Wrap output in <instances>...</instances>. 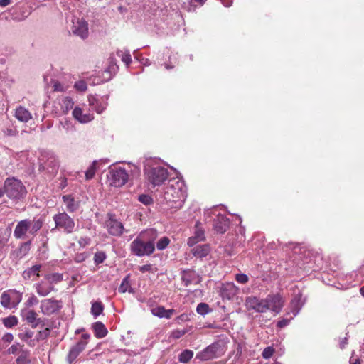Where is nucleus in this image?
Returning a JSON list of instances; mask_svg holds the SVG:
<instances>
[{
	"mask_svg": "<svg viewBox=\"0 0 364 364\" xmlns=\"http://www.w3.org/2000/svg\"><path fill=\"white\" fill-rule=\"evenodd\" d=\"M15 117L17 119L23 122H27L32 118V115L30 112L22 106L16 109Z\"/></svg>",
	"mask_w": 364,
	"mask_h": 364,
	"instance_id": "aec40b11",
	"label": "nucleus"
},
{
	"mask_svg": "<svg viewBox=\"0 0 364 364\" xmlns=\"http://www.w3.org/2000/svg\"><path fill=\"white\" fill-rule=\"evenodd\" d=\"M89 105L97 114H101L107 107V103L97 99L93 95L88 96Z\"/></svg>",
	"mask_w": 364,
	"mask_h": 364,
	"instance_id": "dca6fc26",
	"label": "nucleus"
},
{
	"mask_svg": "<svg viewBox=\"0 0 364 364\" xmlns=\"http://www.w3.org/2000/svg\"><path fill=\"white\" fill-rule=\"evenodd\" d=\"M30 242H26L19 247V249L16 252V256L18 257L21 258L28 252L30 250Z\"/></svg>",
	"mask_w": 364,
	"mask_h": 364,
	"instance_id": "c9c22d12",
	"label": "nucleus"
},
{
	"mask_svg": "<svg viewBox=\"0 0 364 364\" xmlns=\"http://www.w3.org/2000/svg\"><path fill=\"white\" fill-rule=\"evenodd\" d=\"M139 200L145 204V205H149L150 203H152V198L151 197H150L148 195H141L139 196Z\"/></svg>",
	"mask_w": 364,
	"mask_h": 364,
	"instance_id": "a18cd8bd",
	"label": "nucleus"
},
{
	"mask_svg": "<svg viewBox=\"0 0 364 364\" xmlns=\"http://www.w3.org/2000/svg\"><path fill=\"white\" fill-rule=\"evenodd\" d=\"M20 349L21 350V346L18 343L14 344L8 349V353L16 354Z\"/></svg>",
	"mask_w": 364,
	"mask_h": 364,
	"instance_id": "de8ad7c7",
	"label": "nucleus"
},
{
	"mask_svg": "<svg viewBox=\"0 0 364 364\" xmlns=\"http://www.w3.org/2000/svg\"><path fill=\"white\" fill-rule=\"evenodd\" d=\"M74 87L77 90L80 91V92H84V91L87 90V84L83 80H80V81L75 82Z\"/></svg>",
	"mask_w": 364,
	"mask_h": 364,
	"instance_id": "79ce46f5",
	"label": "nucleus"
},
{
	"mask_svg": "<svg viewBox=\"0 0 364 364\" xmlns=\"http://www.w3.org/2000/svg\"><path fill=\"white\" fill-rule=\"evenodd\" d=\"M4 191L10 198H19L26 193V188L21 181L8 178L4 184Z\"/></svg>",
	"mask_w": 364,
	"mask_h": 364,
	"instance_id": "f03ea898",
	"label": "nucleus"
},
{
	"mask_svg": "<svg viewBox=\"0 0 364 364\" xmlns=\"http://www.w3.org/2000/svg\"><path fill=\"white\" fill-rule=\"evenodd\" d=\"M238 288L232 282H228L222 285L220 295L223 299L228 300L232 299L237 293Z\"/></svg>",
	"mask_w": 364,
	"mask_h": 364,
	"instance_id": "ddd939ff",
	"label": "nucleus"
},
{
	"mask_svg": "<svg viewBox=\"0 0 364 364\" xmlns=\"http://www.w3.org/2000/svg\"><path fill=\"white\" fill-rule=\"evenodd\" d=\"M139 269L143 273H144L146 272H149L151 270V264H145V265L141 266V267H139Z\"/></svg>",
	"mask_w": 364,
	"mask_h": 364,
	"instance_id": "680f3d73",
	"label": "nucleus"
},
{
	"mask_svg": "<svg viewBox=\"0 0 364 364\" xmlns=\"http://www.w3.org/2000/svg\"><path fill=\"white\" fill-rule=\"evenodd\" d=\"M87 345V341H80L75 346H73L68 355V361L70 364H71L76 358L79 355V354L85 349V346Z\"/></svg>",
	"mask_w": 364,
	"mask_h": 364,
	"instance_id": "4468645a",
	"label": "nucleus"
},
{
	"mask_svg": "<svg viewBox=\"0 0 364 364\" xmlns=\"http://www.w3.org/2000/svg\"><path fill=\"white\" fill-rule=\"evenodd\" d=\"M235 279L240 284H246L248 282V277L245 274H237L235 275Z\"/></svg>",
	"mask_w": 364,
	"mask_h": 364,
	"instance_id": "c03bdc74",
	"label": "nucleus"
},
{
	"mask_svg": "<svg viewBox=\"0 0 364 364\" xmlns=\"http://www.w3.org/2000/svg\"><path fill=\"white\" fill-rule=\"evenodd\" d=\"M53 87H54L55 91H63L62 85H60V83H59L58 82H55Z\"/></svg>",
	"mask_w": 364,
	"mask_h": 364,
	"instance_id": "e2e57ef3",
	"label": "nucleus"
},
{
	"mask_svg": "<svg viewBox=\"0 0 364 364\" xmlns=\"http://www.w3.org/2000/svg\"><path fill=\"white\" fill-rule=\"evenodd\" d=\"M104 309V306L100 301H95L91 307V313L95 317L100 315Z\"/></svg>",
	"mask_w": 364,
	"mask_h": 364,
	"instance_id": "c756f323",
	"label": "nucleus"
},
{
	"mask_svg": "<svg viewBox=\"0 0 364 364\" xmlns=\"http://www.w3.org/2000/svg\"><path fill=\"white\" fill-rule=\"evenodd\" d=\"M28 229H15L14 235L17 238L22 237L26 232Z\"/></svg>",
	"mask_w": 364,
	"mask_h": 364,
	"instance_id": "3c124183",
	"label": "nucleus"
},
{
	"mask_svg": "<svg viewBox=\"0 0 364 364\" xmlns=\"http://www.w3.org/2000/svg\"><path fill=\"white\" fill-rule=\"evenodd\" d=\"M155 250V245L153 241L144 242L137 237L131 244V250L132 253L143 257L150 255Z\"/></svg>",
	"mask_w": 364,
	"mask_h": 364,
	"instance_id": "20e7f679",
	"label": "nucleus"
},
{
	"mask_svg": "<svg viewBox=\"0 0 364 364\" xmlns=\"http://www.w3.org/2000/svg\"><path fill=\"white\" fill-rule=\"evenodd\" d=\"M23 316L28 323L31 325V327L35 328L43 321L37 318V314L33 310H27L23 311Z\"/></svg>",
	"mask_w": 364,
	"mask_h": 364,
	"instance_id": "f3484780",
	"label": "nucleus"
},
{
	"mask_svg": "<svg viewBox=\"0 0 364 364\" xmlns=\"http://www.w3.org/2000/svg\"><path fill=\"white\" fill-rule=\"evenodd\" d=\"M17 364H31L29 359V352L28 350H21V355L16 359Z\"/></svg>",
	"mask_w": 364,
	"mask_h": 364,
	"instance_id": "c85d7f7f",
	"label": "nucleus"
},
{
	"mask_svg": "<svg viewBox=\"0 0 364 364\" xmlns=\"http://www.w3.org/2000/svg\"><path fill=\"white\" fill-rule=\"evenodd\" d=\"M193 356V353L191 350H183L178 356V360L181 363H188Z\"/></svg>",
	"mask_w": 364,
	"mask_h": 364,
	"instance_id": "473e14b6",
	"label": "nucleus"
},
{
	"mask_svg": "<svg viewBox=\"0 0 364 364\" xmlns=\"http://www.w3.org/2000/svg\"><path fill=\"white\" fill-rule=\"evenodd\" d=\"M301 298L302 294L299 292V294H296L291 301L292 313L294 316L297 315L304 304V301H302Z\"/></svg>",
	"mask_w": 364,
	"mask_h": 364,
	"instance_id": "a878e982",
	"label": "nucleus"
},
{
	"mask_svg": "<svg viewBox=\"0 0 364 364\" xmlns=\"http://www.w3.org/2000/svg\"><path fill=\"white\" fill-rule=\"evenodd\" d=\"M274 351V349L272 347H267L263 350L262 356L264 358H270L273 355Z\"/></svg>",
	"mask_w": 364,
	"mask_h": 364,
	"instance_id": "49530a36",
	"label": "nucleus"
},
{
	"mask_svg": "<svg viewBox=\"0 0 364 364\" xmlns=\"http://www.w3.org/2000/svg\"><path fill=\"white\" fill-rule=\"evenodd\" d=\"M31 225V221L28 220H23L20 221L16 228H29Z\"/></svg>",
	"mask_w": 364,
	"mask_h": 364,
	"instance_id": "6e6d98bb",
	"label": "nucleus"
},
{
	"mask_svg": "<svg viewBox=\"0 0 364 364\" xmlns=\"http://www.w3.org/2000/svg\"><path fill=\"white\" fill-rule=\"evenodd\" d=\"M122 60L128 65L132 62V57L129 53H122L121 55Z\"/></svg>",
	"mask_w": 364,
	"mask_h": 364,
	"instance_id": "09e8293b",
	"label": "nucleus"
},
{
	"mask_svg": "<svg viewBox=\"0 0 364 364\" xmlns=\"http://www.w3.org/2000/svg\"><path fill=\"white\" fill-rule=\"evenodd\" d=\"M11 4V0H0V6L5 7Z\"/></svg>",
	"mask_w": 364,
	"mask_h": 364,
	"instance_id": "0e129e2a",
	"label": "nucleus"
},
{
	"mask_svg": "<svg viewBox=\"0 0 364 364\" xmlns=\"http://www.w3.org/2000/svg\"><path fill=\"white\" fill-rule=\"evenodd\" d=\"M123 229H109V233L112 235L119 236L122 234Z\"/></svg>",
	"mask_w": 364,
	"mask_h": 364,
	"instance_id": "4d7b16f0",
	"label": "nucleus"
},
{
	"mask_svg": "<svg viewBox=\"0 0 364 364\" xmlns=\"http://www.w3.org/2000/svg\"><path fill=\"white\" fill-rule=\"evenodd\" d=\"M169 242L170 240L167 237H163L158 241L156 247L159 250H161L165 249L168 246Z\"/></svg>",
	"mask_w": 364,
	"mask_h": 364,
	"instance_id": "ea45409f",
	"label": "nucleus"
},
{
	"mask_svg": "<svg viewBox=\"0 0 364 364\" xmlns=\"http://www.w3.org/2000/svg\"><path fill=\"white\" fill-rule=\"evenodd\" d=\"M19 337L23 340V341H28L33 336V332L31 331H26L24 333H19Z\"/></svg>",
	"mask_w": 364,
	"mask_h": 364,
	"instance_id": "5fc2aeb1",
	"label": "nucleus"
},
{
	"mask_svg": "<svg viewBox=\"0 0 364 364\" xmlns=\"http://www.w3.org/2000/svg\"><path fill=\"white\" fill-rule=\"evenodd\" d=\"M73 117L80 123H87L94 119L92 114H83L80 107H76L73 111Z\"/></svg>",
	"mask_w": 364,
	"mask_h": 364,
	"instance_id": "2eb2a0df",
	"label": "nucleus"
},
{
	"mask_svg": "<svg viewBox=\"0 0 364 364\" xmlns=\"http://www.w3.org/2000/svg\"><path fill=\"white\" fill-rule=\"evenodd\" d=\"M55 228H73V220L65 213L57 214L53 218Z\"/></svg>",
	"mask_w": 364,
	"mask_h": 364,
	"instance_id": "f8f14e48",
	"label": "nucleus"
},
{
	"mask_svg": "<svg viewBox=\"0 0 364 364\" xmlns=\"http://www.w3.org/2000/svg\"><path fill=\"white\" fill-rule=\"evenodd\" d=\"M106 255L103 252H98L95 254L94 260L95 264H99L104 262Z\"/></svg>",
	"mask_w": 364,
	"mask_h": 364,
	"instance_id": "a19ab883",
	"label": "nucleus"
},
{
	"mask_svg": "<svg viewBox=\"0 0 364 364\" xmlns=\"http://www.w3.org/2000/svg\"><path fill=\"white\" fill-rule=\"evenodd\" d=\"M129 276L127 275L122 282L121 285L119 287V291L122 293H124L127 291L128 288L130 287L129 284Z\"/></svg>",
	"mask_w": 364,
	"mask_h": 364,
	"instance_id": "4c0bfd02",
	"label": "nucleus"
},
{
	"mask_svg": "<svg viewBox=\"0 0 364 364\" xmlns=\"http://www.w3.org/2000/svg\"><path fill=\"white\" fill-rule=\"evenodd\" d=\"M62 199L69 212L73 213L79 208L80 203L76 201L72 195H64Z\"/></svg>",
	"mask_w": 364,
	"mask_h": 364,
	"instance_id": "a211bd4d",
	"label": "nucleus"
},
{
	"mask_svg": "<svg viewBox=\"0 0 364 364\" xmlns=\"http://www.w3.org/2000/svg\"><path fill=\"white\" fill-rule=\"evenodd\" d=\"M92 328L95 331V336L98 338H104L107 334V328L100 321L94 323L92 324Z\"/></svg>",
	"mask_w": 364,
	"mask_h": 364,
	"instance_id": "393cba45",
	"label": "nucleus"
},
{
	"mask_svg": "<svg viewBox=\"0 0 364 364\" xmlns=\"http://www.w3.org/2000/svg\"><path fill=\"white\" fill-rule=\"evenodd\" d=\"M110 185L114 187L123 186L129 179V174L125 169L116 168L109 171Z\"/></svg>",
	"mask_w": 364,
	"mask_h": 364,
	"instance_id": "39448f33",
	"label": "nucleus"
},
{
	"mask_svg": "<svg viewBox=\"0 0 364 364\" xmlns=\"http://www.w3.org/2000/svg\"><path fill=\"white\" fill-rule=\"evenodd\" d=\"M151 312L154 316H159L160 318H171V315L173 314V309L166 310L164 306H157L156 308H153L151 309Z\"/></svg>",
	"mask_w": 364,
	"mask_h": 364,
	"instance_id": "b1692460",
	"label": "nucleus"
},
{
	"mask_svg": "<svg viewBox=\"0 0 364 364\" xmlns=\"http://www.w3.org/2000/svg\"><path fill=\"white\" fill-rule=\"evenodd\" d=\"M347 343H348V338L346 337H345L340 342V347H341V349L344 348V347L347 344Z\"/></svg>",
	"mask_w": 364,
	"mask_h": 364,
	"instance_id": "69168bd1",
	"label": "nucleus"
},
{
	"mask_svg": "<svg viewBox=\"0 0 364 364\" xmlns=\"http://www.w3.org/2000/svg\"><path fill=\"white\" fill-rule=\"evenodd\" d=\"M41 268V265L40 264H36L31 268H28L23 272V277L25 279H31L35 276L39 277V272Z\"/></svg>",
	"mask_w": 364,
	"mask_h": 364,
	"instance_id": "bb28decb",
	"label": "nucleus"
},
{
	"mask_svg": "<svg viewBox=\"0 0 364 364\" xmlns=\"http://www.w3.org/2000/svg\"><path fill=\"white\" fill-rule=\"evenodd\" d=\"M36 289L37 293L43 296L48 295L50 291L54 290V287L53 285L47 284L44 282H41V283L36 284Z\"/></svg>",
	"mask_w": 364,
	"mask_h": 364,
	"instance_id": "5701e85b",
	"label": "nucleus"
},
{
	"mask_svg": "<svg viewBox=\"0 0 364 364\" xmlns=\"http://www.w3.org/2000/svg\"><path fill=\"white\" fill-rule=\"evenodd\" d=\"M97 171V161H94L85 171V178L87 181L91 180L95 176Z\"/></svg>",
	"mask_w": 364,
	"mask_h": 364,
	"instance_id": "7c9ffc66",
	"label": "nucleus"
},
{
	"mask_svg": "<svg viewBox=\"0 0 364 364\" xmlns=\"http://www.w3.org/2000/svg\"><path fill=\"white\" fill-rule=\"evenodd\" d=\"M186 332H187V331L185 329L176 330L172 332V336H173V338L178 339V338H181L182 336H183L185 333H186Z\"/></svg>",
	"mask_w": 364,
	"mask_h": 364,
	"instance_id": "8fccbe9b",
	"label": "nucleus"
},
{
	"mask_svg": "<svg viewBox=\"0 0 364 364\" xmlns=\"http://www.w3.org/2000/svg\"><path fill=\"white\" fill-rule=\"evenodd\" d=\"M220 345L219 343H213L208 346L205 350L197 355V358L202 360H208L219 355L220 351Z\"/></svg>",
	"mask_w": 364,
	"mask_h": 364,
	"instance_id": "6e6552de",
	"label": "nucleus"
},
{
	"mask_svg": "<svg viewBox=\"0 0 364 364\" xmlns=\"http://www.w3.org/2000/svg\"><path fill=\"white\" fill-rule=\"evenodd\" d=\"M293 317H291L290 318H283L278 321L277 326L279 328H284L287 326L289 323L291 319H292Z\"/></svg>",
	"mask_w": 364,
	"mask_h": 364,
	"instance_id": "603ef678",
	"label": "nucleus"
},
{
	"mask_svg": "<svg viewBox=\"0 0 364 364\" xmlns=\"http://www.w3.org/2000/svg\"><path fill=\"white\" fill-rule=\"evenodd\" d=\"M48 283L52 285L53 283H58L63 279L62 274L58 273L48 274L45 276Z\"/></svg>",
	"mask_w": 364,
	"mask_h": 364,
	"instance_id": "f704fd0d",
	"label": "nucleus"
},
{
	"mask_svg": "<svg viewBox=\"0 0 364 364\" xmlns=\"http://www.w3.org/2000/svg\"><path fill=\"white\" fill-rule=\"evenodd\" d=\"M210 246L208 245H198L191 250L193 255L198 258L206 257L210 252Z\"/></svg>",
	"mask_w": 364,
	"mask_h": 364,
	"instance_id": "412c9836",
	"label": "nucleus"
},
{
	"mask_svg": "<svg viewBox=\"0 0 364 364\" xmlns=\"http://www.w3.org/2000/svg\"><path fill=\"white\" fill-rule=\"evenodd\" d=\"M148 181L153 186H161L168 177V171L161 166L151 167L145 171Z\"/></svg>",
	"mask_w": 364,
	"mask_h": 364,
	"instance_id": "7ed1b4c3",
	"label": "nucleus"
},
{
	"mask_svg": "<svg viewBox=\"0 0 364 364\" xmlns=\"http://www.w3.org/2000/svg\"><path fill=\"white\" fill-rule=\"evenodd\" d=\"M2 340L5 343H10L13 340V336L11 333H6L3 336Z\"/></svg>",
	"mask_w": 364,
	"mask_h": 364,
	"instance_id": "052dcab7",
	"label": "nucleus"
},
{
	"mask_svg": "<svg viewBox=\"0 0 364 364\" xmlns=\"http://www.w3.org/2000/svg\"><path fill=\"white\" fill-rule=\"evenodd\" d=\"M90 242V239L88 237H81L78 240V243L81 247H85L87 245H89Z\"/></svg>",
	"mask_w": 364,
	"mask_h": 364,
	"instance_id": "864d4df0",
	"label": "nucleus"
},
{
	"mask_svg": "<svg viewBox=\"0 0 364 364\" xmlns=\"http://www.w3.org/2000/svg\"><path fill=\"white\" fill-rule=\"evenodd\" d=\"M20 301L21 296L18 295L15 291H12L11 294L4 291L1 296V304L6 309L16 307Z\"/></svg>",
	"mask_w": 364,
	"mask_h": 364,
	"instance_id": "0eeeda50",
	"label": "nucleus"
},
{
	"mask_svg": "<svg viewBox=\"0 0 364 364\" xmlns=\"http://www.w3.org/2000/svg\"><path fill=\"white\" fill-rule=\"evenodd\" d=\"M265 302L267 311L269 309L276 313H279L284 305L282 297L279 294L268 295Z\"/></svg>",
	"mask_w": 364,
	"mask_h": 364,
	"instance_id": "1a4fd4ad",
	"label": "nucleus"
},
{
	"mask_svg": "<svg viewBox=\"0 0 364 364\" xmlns=\"http://www.w3.org/2000/svg\"><path fill=\"white\" fill-rule=\"evenodd\" d=\"M209 306L205 303H200L196 308V311L199 314L205 315L208 313Z\"/></svg>",
	"mask_w": 364,
	"mask_h": 364,
	"instance_id": "58836bf2",
	"label": "nucleus"
},
{
	"mask_svg": "<svg viewBox=\"0 0 364 364\" xmlns=\"http://www.w3.org/2000/svg\"><path fill=\"white\" fill-rule=\"evenodd\" d=\"M186 197V190L181 181L170 180L164 187V200L171 208L181 207Z\"/></svg>",
	"mask_w": 364,
	"mask_h": 364,
	"instance_id": "f257e3e1",
	"label": "nucleus"
},
{
	"mask_svg": "<svg viewBox=\"0 0 364 364\" xmlns=\"http://www.w3.org/2000/svg\"><path fill=\"white\" fill-rule=\"evenodd\" d=\"M38 302L37 298L35 296H31L27 301L28 306H33Z\"/></svg>",
	"mask_w": 364,
	"mask_h": 364,
	"instance_id": "bf43d9fd",
	"label": "nucleus"
},
{
	"mask_svg": "<svg viewBox=\"0 0 364 364\" xmlns=\"http://www.w3.org/2000/svg\"><path fill=\"white\" fill-rule=\"evenodd\" d=\"M82 338L85 340L84 341H86V340L90 338V336L89 334L85 333L82 336Z\"/></svg>",
	"mask_w": 364,
	"mask_h": 364,
	"instance_id": "338daca9",
	"label": "nucleus"
},
{
	"mask_svg": "<svg viewBox=\"0 0 364 364\" xmlns=\"http://www.w3.org/2000/svg\"><path fill=\"white\" fill-rule=\"evenodd\" d=\"M360 292L363 296H364V286L360 289Z\"/></svg>",
	"mask_w": 364,
	"mask_h": 364,
	"instance_id": "774afa93",
	"label": "nucleus"
},
{
	"mask_svg": "<svg viewBox=\"0 0 364 364\" xmlns=\"http://www.w3.org/2000/svg\"><path fill=\"white\" fill-rule=\"evenodd\" d=\"M207 0H191V4L188 6V11H192L195 10L196 6L193 5V4L196 3L198 6H203Z\"/></svg>",
	"mask_w": 364,
	"mask_h": 364,
	"instance_id": "37998d69",
	"label": "nucleus"
},
{
	"mask_svg": "<svg viewBox=\"0 0 364 364\" xmlns=\"http://www.w3.org/2000/svg\"><path fill=\"white\" fill-rule=\"evenodd\" d=\"M195 279V273L192 271H183L182 274V281L185 286H188L193 282Z\"/></svg>",
	"mask_w": 364,
	"mask_h": 364,
	"instance_id": "cd10ccee",
	"label": "nucleus"
},
{
	"mask_svg": "<svg viewBox=\"0 0 364 364\" xmlns=\"http://www.w3.org/2000/svg\"><path fill=\"white\" fill-rule=\"evenodd\" d=\"M108 220L106 221L107 228H123L122 223L113 218L111 214L107 215Z\"/></svg>",
	"mask_w": 364,
	"mask_h": 364,
	"instance_id": "72a5a7b5",
	"label": "nucleus"
},
{
	"mask_svg": "<svg viewBox=\"0 0 364 364\" xmlns=\"http://www.w3.org/2000/svg\"><path fill=\"white\" fill-rule=\"evenodd\" d=\"M4 326L7 328H11L16 326L18 323V319L16 316H9L3 319Z\"/></svg>",
	"mask_w": 364,
	"mask_h": 364,
	"instance_id": "e433bc0d",
	"label": "nucleus"
},
{
	"mask_svg": "<svg viewBox=\"0 0 364 364\" xmlns=\"http://www.w3.org/2000/svg\"><path fill=\"white\" fill-rule=\"evenodd\" d=\"M72 31L74 34L79 36L82 38H87L88 35L87 23L83 19H77L73 22Z\"/></svg>",
	"mask_w": 364,
	"mask_h": 364,
	"instance_id": "9b49d317",
	"label": "nucleus"
},
{
	"mask_svg": "<svg viewBox=\"0 0 364 364\" xmlns=\"http://www.w3.org/2000/svg\"><path fill=\"white\" fill-rule=\"evenodd\" d=\"M245 304L248 309H252L259 313L267 311L265 299H259L255 296L247 297Z\"/></svg>",
	"mask_w": 364,
	"mask_h": 364,
	"instance_id": "9d476101",
	"label": "nucleus"
},
{
	"mask_svg": "<svg viewBox=\"0 0 364 364\" xmlns=\"http://www.w3.org/2000/svg\"><path fill=\"white\" fill-rule=\"evenodd\" d=\"M50 330L49 328H46V329H44L43 331H40L39 332V334H40V336L42 338H46L47 337H48V336L50 335Z\"/></svg>",
	"mask_w": 364,
	"mask_h": 364,
	"instance_id": "13d9d810",
	"label": "nucleus"
},
{
	"mask_svg": "<svg viewBox=\"0 0 364 364\" xmlns=\"http://www.w3.org/2000/svg\"><path fill=\"white\" fill-rule=\"evenodd\" d=\"M74 102L70 97H65L62 100V109L64 113H68L73 107Z\"/></svg>",
	"mask_w": 364,
	"mask_h": 364,
	"instance_id": "2f4dec72",
	"label": "nucleus"
},
{
	"mask_svg": "<svg viewBox=\"0 0 364 364\" xmlns=\"http://www.w3.org/2000/svg\"><path fill=\"white\" fill-rule=\"evenodd\" d=\"M213 228H230L233 225L229 218L221 214L215 215L213 218Z\"/></svg>",
	"mask_w": 364,
	"mask_h": 364,
	"instance_id": "6ab92c4d",
	"label": "nucleus"
},
{
	"mask_svg": "<svg viewBox=\"0 0 364 364\" xmlns=\"http://www.w3.org/2000/svg\"><path fill=\"white\" fill-rule=\"evenodd\" d=\"M62 307L60 301L53 299H44L41 301V312L45 315H51L56 313Z\"/></svg>",
	"mask_w": 364,
	"mask_h": 364,
	"instance_id": "423d86ee",
	"label": "nucleus"
},
{
	"mask_svg": "<svg viewBox=\"0 0 364 364\" xmlns=\"http://www.w3.org/2000/svg\"><path fill=\"white\" fill-rule=\"evenodd\" d=\"M205 239L204 230L203 229H198L195 231L194 235L188 238V245L192 247L199 242L204 241Z\"/></svg>",
	"mask_w": 364,
	"mask_h": 364,
	"instance_id": "4be33fe9",
	"label": "nucleus"
}]
</instances>
